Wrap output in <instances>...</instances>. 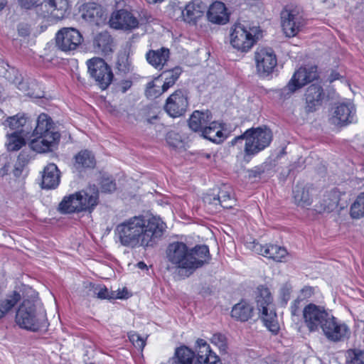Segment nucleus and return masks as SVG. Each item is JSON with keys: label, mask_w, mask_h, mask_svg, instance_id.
<instances>
[{"label": "nucleus", "mask_w": 364, "mask_h": 364, "mask_svg": "<svg viewBox=\"0 0 364 364\" xmlns=\"http://www.w3.org/2000/svg\"><path fill=\"white\" fill-rule=\"evenodd\" d=\"M164 222L157 217L133 216L117 225L116 242L129 248L149 247L155 245L163 235Z\"/></svg>", "instance_id": "1"}, {"label": "nucleus", "mask_w": 364, "mask_h": 364, "mask_svg": "<svg viewBox=\"0 0 364 364\" xmlns=\"http://www.w3.org/2000/svg\"><path fill=\"white\" fill-rule=\"evenodd\" d=\"M168 262L174 267L193 270L210 260L209 248L206 245H196L193 248L182 242L170 243L166 250Z\"/></svg>", "instance_id": "2"}, {"label": "nucleus", "mask_w": 364, "mask_h": 364, "mask_svg": "<svg viewBox=\"0 0 364 364\" xmlns=\"http://www.w3.org/2000/svg\"><path fill=\"white\" fill-rule=\"evenodd\" d=\"M16 322L21 328L31 331L46 326V313L37 298L23 301L16 311Z\"/></svg>", "instance_id": "3"}, {"label": "nucleus", "mask_w": 364, "mask_h": 364, "mask_svg": "<svg viewBox=\"0 0 364 364\" xmlns=\"http://www.w3.org/2000/svg\"><path fill=\"white\" fill-rule=\"evenodd\" d=\"M272 139L271 130L266 127L251 128L243 134L235 137L231 144L241 149L245 140L244 152L246 156H254L267 147Z\"/></svg>", "instance_id": "4"}, {"label": "nucleus", "mask_w": 364, "mask_h": 364, "mask_svg": "<svg viewBox=\"0 0 364 364\" xmlns=\"http://www.w3.org/2000/svg\"><path fill=\"white\" fill-rule=\"evenodd\" d=\"M88 73L96 85L102 90H106L112 83L114 74L112 68L100 58H92L87 61Z\"/></svg>", "instance_id": "5"}, {"label": "nucleus", "mask_w": 364, "mask_h": 364, "mask_svg": "<svg viewBox=\"0 0 364 364\" xmlns=\"http://www.w3.org/2000/svg\"><path fill=\"white\" fill-rule=\"evenodd\" d=\"M255 33L256 28H247L241 23H235L230 28V44L237 50L247 52L257 41Z\"/></svg>", "instance_id": "6"}, {"label": "nucleus", "mask_w": 364, "mask_h": 364, "mask_svg": "<svg viewBox=\"0 0 364 364\" xmlns=\"http://www.w3.org/2000/svg\"><path fill=\"white\" fill-rule=\"evenodd\" d=\"M331 314L324 306L309 303L302 310L305 326L311 333L318 332Z\"/></svg>", "instance_id": "7"}, {"label": "nucleus", "mask_w": 364, "mask_h": 364, "mask_svg": "<svg viewBox=\"0 0 364 364\" xmlns=\"http://www.w3.org/2000/svg\"><path fill=\"white\" fill-rule=\"evenodd\" d=\"M318 77L317 67L307 65L301 67L293 75L287 86L282 90V95H290L307 83Z\"/></svg>", "instance_id": "8"}, {"label": "nucleus", "mask_w": 364, "mask_h": 364, "mask_svg": "<svg viewBox=\"0 0 364 364\" xmlns=\"http://www.w3.org/2000/svg\"><path fill=\"white\" fill-rule=\"evenodd\" d=\"M255 60L257 72L262 77L271 74L277 65V56L270 48H257L255 52Z\"/></svg>", "instance_id": "9"}, {"label": "nucleus", "mask_w": 364, "mask_h": 364, "mask_svg": "<svg viewBox=\"0 0 364 364\" xmlns=\"http://www.w3.org/2000/svg\"><path fill=\"white\" fill-rule=\"evenodd\" d=\"M321 330L328 340L333 342L343 341L350 333L348 326L331 314Z\"/></svg>", "instance_id": "10"}, {"label": "nucleus", "mask_w": 364, "mask_h": 364, "mask_svg": "<svg viewBox=\"0 0 364 364\" xmlns=\"http://www.w3.org/2000/svg\"><path fill=\"white\" fill-rule=\"evenodd\" d=\"M56 46L62 51L75 50L82 42L81 33L73 28H63L55 35Z\"/></svg>", "instance_id": "11"}, {"label": "nucleus", "mask_w": 364, "mask_h": 364, "mask_svg": "<svg viewBox=\"0 0 364 364\" xmlns=\"http://www.w3.org/2000/svg\"><path fill=\"white\" fill-rule=\"evenodd\" d=\"M282 29L288 37L295 36L303 26V18L296 9L286 7L281 12Z\"/></svg>", "instance_id": "12"}, {"label": "nucleus", "mask_w": 364, "mask_h": 364, "mask_svg": "<svg viewBox=\"0 0 364 364\" xmlns=\"http://www.w3.org/2000/svg\"><path fill=\"white\" fill-rule=\"evenodd\" d=\"M109 23L112 28L128 31L137 28L139 21L132 12L119 9L112 14Z\"/></svg>", "instance_id": "13"}, {"label": "nucleus", "mask_w": 364, "mask_h": 364, "mask_svg": "<svg viewBox=\"0 0 364 364\" xmlns=\"http://www.w3.org/2000/svg\"><path fill=\"white\" fill-rule=\"evenodd\" d=\"M29 146L33 151L38 153L51 151L55 148L60 141V133L33 135Z\"/></svg>", "instance_id": "14"}, {"label": "nucleus", "mask_w": 364, "mask_h": 364, "mask_svg": "<svg viewBox=\"0 0 364 364\" xmlns=\"http://www.w3.org/2000/svg\"><path fill=\"white\" fill-rule=\"evenodd\" d=\"M247 247L255 253L277 262H282L287 256V250L277 245L269 244L262 245L253 242L250 243Z\"/></svg>", "instance_id": "15"}, {"label": "nucleus", "mask_w": 364, "mask_h": 364, "mask_svg": "<svg viewBox=\"0 0 364 364\" xmlns=\"http://www.w3.org/2000/svg\"><path fill=\"white\" fill-rule=\"evenodd\" d=\"M188 106L186 95L183 90H178L166 99L164 109L168 114H183L187 111Z\"/></svg>", "instance_id": "16"}, {"label": "nucleus", "mask_w": 364, "mask_h": 364, "mask_svg": "<svg viewBox=\"0 0 364 364\" xmlns=\"http://www.w3.org/2000/svg\"><path fill=\"white\" fill-rule=\"evenodd\" d=\"M324 92L321 86L311 85L306 90L305 110L306 112H317L322 105Z\"/></svg>", "instance_id": "17"}, {"label": "nucleus", "mask_w": 364, "mask_h": 364, "mask_svg": "<svg viewBox=\"0 0 364 364\" xmlns=\"http://www.w3.org/2000/svg\"><path fill=\"white\" fill-rule=\"evenodd\" d=\"M206 8V5L200 0H193L189 2L184 9L181 11L183 21L188 23L196 24L203 16Z\"/></svg>", "instance_id": "18"}, {"label": "nucleus", "mask_w": 364, "mask_h": 364, "mask_svg": "<svg viewBox=\"0 0 364 364\" xmlns=\"http://www.w3.org/2000/svg\"><path fill=\"white\" fill-rule=\"evenodd\" d=\"M197 360L201 364H221L219 357L212 351L208 343L202 338L196 342Z\"/></svg>", "instance_id": "19"}, {"label": "nucleus", "mask_w": 364, "mask_h": 364, "mask_svg": "<svg viewBox=\"0 0 364 364\" xmlns=\"http://www.w3.org/2000/svg\"><path fill=\"white\" fill-rule=\"evenodd\" d=\"M201 136L215 144H221L227 138L224 124L216 121H209Z\"/></svg>", "instance_id": "20"}, {"label": "nucleus", "mask_w": 364, "mask_h": 364, "mask_svg": "<svg viewBox=\"0 0 364 364\" xmlns=\"http://www.w3.org/2000/svg\"><path fill=\"white\" fill-rule=\"evenodd\" d=\"M342 196H345V194H341L336 189L325 193L321 201V208L327 212H332L338 207H340V209L344 208L347 204L346 200L343 201Z\"/></svg>", "instance_id": "21"}, {"label": "nucleus", "mask_w": 364, "mask_h": 364, "mask_svg": "<svg viewBox=\"0 0 364 364\" xmlns=\"http://www.w3.org/2000/svg\"><path fill=\"white\" fill-rule=\"evenodd\" d=\"M80 12L82 18L91 23L99 25L105 19L102 7L95 3L82 5Z\"/></svg>", "instance_id": "22"}, {"label": "nucleus", "mask_w": 364, "mask_h": 364, "mask_svg": "<svg viewBox=\"0 0 364 364\" xmlns=\"http://www.w3.org/2000/svg\"><path fill=\"white\" fill-rule=\"evenodd\" d=\"M207 17L211 23L215 24H225L229 21L226 7L220 1H215L210 6Z\"/></svg>", "instance_id": "23"}, {"label": "nucleus", "mask_w": 364, "mask_h": 364, "mask_svg": "<svg viewBox=\"0 0 364 364\" xmlns=\"http://www.w3.org/2000/svg\"><path fill=\"white\" fill-rule=\"evenodd\" d=\"M60 183V173L54 164L47 165L43 172L41 186L45 189L55 188Z\"/></svg>", "instance_id": "24"}, {"label": "nucleus", "mask_w": 364, "mask_h": 364, "mask_svg": "<svg viewBox=\"0 0 364 364\" xmlns=\"http://www.w3.org/2000/svg\"><path fill=\"white\" fill-rule=\"evenodd\" d=\"M78 197L82 211L92 210L98 203V191L95 187L79 191Z\"/></svg>", "instance_id": "25"}, {"label": "nucleus", "mask_w": 364, "mask_h": 364, "mask_svg": "<svg viewBox=\"0 0 364 364\" xmlns=\"http://www.w3.org/2000/svg\"><path fill=\"white\" fill-rule=\"evenodd\" d=\"M45 6L55 20L63 18L69 9V0H46Z\"/></svg>", "instance_id": "26"}, {"label": "nucleus", "mask_w": 364, "mask_h": 364, "mask_svg": "<svg viewBox=\"0 0 364 364\" xmlns=\"http://www.w3.org/2000/svg\"><path fill=\"white\" fill-rule=\"evenodd\" d=\"M112 38L107 32L97 34L94 40L95 51L102 55H107L112 52Z\"/></svg>", "instance_id": "27"}, {"label": "nucleus", "mask_w": 364, "mask_h": 364, "mask_svg": "<svg viewBox=\"0 0 364 364\" xmlns=\"http://www.w3.org/2000/svg\"><path fill=\"white\" fill-rule=\"evenodd\" d=\"M168 364H195V353L186 346H181L168 360Z\"/></svg>", "instance_id": "28"}, {"label": "nucleus", "mask_w": 364, "mask_h": 364, "mask_svg": "<svg viewBox=\"0 0 364 364\" xmlns=\"http://www.w3.org/2000/svg\"><path fill=\"white\" fill-rule=\"evenodd\" d=\"M259 317L267 328L271 332L277 333L279 329V326L274 307H268L259 310Z\"/></svg>", "instance_id": "29"}, {"label": "nucleus", "mask_w": 364, "mask_h": 364, "mask_svg": "<svg viewBox=\"0 0 364 364\" xmlns=\"http://www.w3.org/2000/svg\"><path fill=\"white\" fill-rule=\"evenodd\" d=\"M169 55L168 48H161L156 50H149L146 53V60L154 68L161 69L167 63Z\"/></svg>", "instance_id": "30"}, {"label": "nucleus", "mask_w": 364, "mask_h": 364, "mask_svg": "<svg viewBox=\"0 0 364 364\" xmlns=\"http://www.w3.org/2000/svg\"><path fill=\"white\" fill-rule=\"evenodd\" d=\"M5 127H9L15 132L26 135L29 133V125L27 124V118L24 115H12L4 122Z\"/></svg>", "instance_id": "31"}, {"label": "nucleus", "mask_w": 364, "mask_h": 364, "mask_svg": "<svg viewBox=\"0 0 364 364\" xmlns=\"http://www.w3.org/2000/svg\"><path fill=\"white\" fill-rule=\"evenodd\" d=\"M253 314V307L248 302L242 301L235 304L231 311V316L237 321H246Z\"/></svg>", "instance_id": "32"}, {"label": "nucleus", "mask_w": 364, "mask_h": 364, "mask_svg": "<svg viewBox=\"0 0 364 364\" xmlns=\"http://www.w3.org/2000/svg\"><path fill=\"white\" fill-rule=\"evenodd\" d=\"M59 210L63 213H71L82 211V206L80 205L78 192L65 196L59 204Z\"/></svg>", "instance_id": "33"}, {"label": "nucleus", "mask_w": 364, "mask_h": 364, "mask_svg": "<svg viewBox=\"0 0 364 364\" xmlns=\"http://www.w3.org/2000/svg\"><path fill=\"white\" fill-rule=\"evenodd\" d=\"M255 299L258 311L274 306L272 294L264 286H259L257 288Z\"/></svg>", "instance_id": "34"}, {"label": "nucleus", "mask_w": 364, "mask_h": 364, "mask_svg": "<svg viewBox=\"0 0 364 364\" xmlns=\"http://www.w3.org/2000/svg\"><path fill=\"white\" fill-rule=\"evenodd\" d=\"M75 161L74 167L79 171L84 168H93L95 165L94 156L87 150L80 151L75 156Z\"/></svg>", "instance_id": "35"}, {"label": "nucleus", "mask_w": 364, "mask_h": 364, "mask_svg": "<svg viewBox=\"0 0 364 364\" xmlns=\"http://www.w3.org/2000/svg\"><path fill=\"white\" fill-rule=\"evenodd\" d=\"M53 122L49 115H38L33 135L59 133L53 131Z\"/></svg>", "instance_id": "36"}, {"label": "nucleus", "mask_w": 364, "mask_h": 364, "mask_svg": "<svg viewBox=\"0 0 364 364\" xmlns=\"http://www.w3.org/2000/svg\"><path fill=\"white\" fill-rule=\"evenodd\" d=\"M18 88L24 92L26 95L31 98H44V92L41 90V86L35 82L28 83L27 82L22 81L18 84Z\"/></svg>", "instance_id": "37"}, {"label": "nucleus", "mask_w": 364, "mask_h": 364, "mask_svg": "<svg viewBox=\"0 0 364 364\" xmlns=\"http://www.w3.org/2000/svg\"><path fill=\"white\" fill-rule=\"evenodd\" d=\"M21 299V295L16 291L7 295L4 299L0 300V318L4 317Z\"/></svg>", "instance_id": "38"}, {"label": "nucleus", "mask_w": 364, "mask_h": 364, "mask_svg": "<svg viewBox=\"0 0 364 364\" xmlns=\"http://www.w3.org/2000/svg\"><path fill=\"white\" fill-rule=\"evenodd\" d=\"M293 197L295 203L301 207L305 208L311 204V198L309 191L305 188L296 186L293 190Z\"/></svg>", "instance_id": "39"}, {"label": "nucleus", "mask_w": 364, "mask_h": 364, "mask_svg": "<svg viewBox=\"0 0 364 364\" xmlns=\"http://www.w3.org/2000/svg\"><path fill=\"white\" fill-rule=\"evenodd\" d=\"M209 121V115H190L188 124L193 132L201 135Z\"/></svg>", "instance_id": "40"}, {"label": "nucleus", "mask_w": 364, "mask_h": 364, "mask_svg": "<svg viewBox=\"0 0 364 364\" xmlns=\"http://www.w3.org/2000/svg\"><path fill=\"white\" fill-rule=\"evenodd\" d=\"M182 73V69L180 67H175L172 70L164 71L162 75L164 77V82L163 84V90H168L172 87L179 76Z\"/></svg>", "instance_id": "41"}, {"label": "nucleus", "mask_w": 364, "mask_h": 364, "mask_svg": "<svg viewBox=\"0 0 364 364\" xmlns=\"http://www.w3.org/2000/svg\"><path fill=\"white\" fill-rule=\"evenodd\" d=\"M328 122L336 127H341L357 123L358 118L356 115H331Z\"/></svg>", "instance_id": "42"}, {"label": "nucleus", "mask_w": 364, "mask_h": 364, "mask_svg": "<svg viewBox=\"0 0 364 364\" xmlns=\"http://www.w3.org/2000/svg\"><path fill=\"white\" fill-rule=\"evenodd\" d=\"M24 136L25 135L16 132L8 134V139L6 143L7 149L11 151L19 150L25 144Z\"/></svg>", "instance_id": "43"}, {"label": "nucleus", "mask_w": 364, "mask_h": 364, "mask_svg": "<svg viewBox=\"0 0 364 364\" xmlns=\"http://www.w3.org/2000/svg\"><path fill=\"white\" fill-rule=\"evenodd\" d=\"M166 141L168 145L176 149L181 150L186 148V141L182 136L175 131L168 132Z\"/></svg>", "instance_id": "44"}, {"label": "nucleus", "mask_w": 364, "mask_h": 364, "mask_svg": "<svg viewBox=\"0 0 364 364\" xmlns=\"http://www.w3.org/2000/svg\"><path fill=\"white\" fill-rule=\"evenodd\" d=\"M350 216L359 219L364 216V193L360 194L350 207Z\"/></svg>", "instance_id": "45"}, {"label": "nucleus", "mask_w": 364, "mask_h": 364, "mask_svg": "<svg viewBox=\"0 0 364 364\" xmlns=\"http://www.w3.org/2000/svg\"><path fill=\"white\" fill-rule=\"evenodd\" d=\"M355 111V106L351 100H343L338 103L335 114H352Z\"/></svg>", "instance_id": "46"}, {"label": "nucleus", "mask_w": 364, "mask_h": 364, "mask_svg": "<svg viewBox=\"0 0 364 364\" xmlns=\"http://www.w3.org/2000/svg\"><path fill=\"white\" fill-rule=\"evenodd\" d=\"M348 364H364V351L358 349H350L347 351Z\"/></svg>", "instance_id": "47"}, {"label": "nucleus", "mask_w": 364, "mask_h": 364, "mask_svg": "<svg viewBox=\"0 0 364 364\" xmlns=\"http://www.w3.org/2000/svg\"><path fill=\"white\" fill-rule=\"evenodd\" d=\"M218 199H220L219 206L224 208H230L235 204V200L231 196L230 193L225 189L220 190L218 194Z\"/></svg>", "instance_id": "48"}, {"label": "nucleus", "mask_w": 364, "mask_h": 364, "mask_svg": "<svg viewBox=\"0 0 364 364\" xmlns=\"http://www.w3.org/2000/svg\"><path fill=\"white\" fill-rule=\"evenodd\" d=\"M166 91L163 90V85L161 87L157 86L154 81H151L146 85L145 94L148 98L154 99Z\"/></svg>", "instance_id": "49"}, {"label": "nucleus", "mask_w": 364, "mask_h": 364, "mask_svg": "<svg viewBox=\"0 0 364 364\" xmlns=\"http://www.w3.org/2000/svg\"><path fill=\"white\" fill-rule=\"evenodd\" d=\"M210 342L214 346L218 347L220 352H225L227 350V339L226 337L221 333L213 334L210 338Z\"/></svg>", "instance_id": "50"}, {"label": "nucleus", "mask_w": 364, "mask_h": 364, "mask_svg": "<svg viewBox=\"0 0 364 364\" xmlns=\"http://www.w3.org/2000/svg\"><path fill=\"white\" fill-rule=\"evenodd\" d=\"M117 69L123 73L129 72L130 64L129 62L128 56L126 53H121L118 55L116 63Z\"/></svg>", "instance_id": "51"}, {"label": "nucleus", "mask_w": 364, "mask_h": 364, "mask_svg": "<svg viewBox=\"0 0 364 364\" xmlns=\"http://www.w3.org/2000/svg\"><path fill=\"white\" fill-rule=\"evenodd\" d=\"M128 338L132 342V343L134 346V347L138 349L143 350L146 345V339L140 336L137 333L134 331H130L128 333Z\"/></svg>", "instance_id": "52"}, {"label": "nucleus", "mask_w": 364, "mask_h": 364, "mask_svg": "<svg viewBox=\"0 0 364 364\" xmlns=\"http://www.w3.org/2000/svg\"><path fill=\"white\" fill-rule=\"evenodd\" d=\"M96 297L101 299H111L112 296L109 294V292L107 289V288L101 284L97 285V289H95Z\"/></svg>", "instance_id": "53"}, {"label": "nucleus", "mask_w": 364, "mask_h": 364, "mask_svg": "<svg viewBox=\"0 0 364 364\" xmlns=\"http://www.w3.org/2000/svg\"><path fill=\"white\" fill-rule=\"evenodd\" d=\"M101 188L104 192H112L115 190L116 185L111 178H105L101 182Z\"/></svg>", "instance_id": "54"}, {"label": "nucleus", "mask_w": 364, "mask_h": 364, "mask_svg": "<svg viewBox=\"0 0 364 364\" xmlns=\"http://www.w3.org/2000/svg\"><path fill=\"white\" fill-rule=\"evenodd\" d=\"M203 200L205 203L213 205L215 210H218L220 204V199H218V195L207 194L204 197Z\"/></svg>", "instance_id": "55"}, {"label": "nucleus", "mask_w": 364, "mask_h": 364, "mask_svg": "<svg viewBox=\"0 0 364 364\" xmlns=\"http://www.w3.org/2000/svg\"><path fill=\"white\" fill-rule=\"evenodd\" d=\"M314 294V288L311 287H304L299 292L298 298L301 301L310 299Z\"/></svg>", "instance_id": "56"}, {"label": "nucleus", "mask_w": 364, "mask_h": 364, "mask_svg": "<svg viewBox=\"0 0 364 364\" xmlns=\"http://www.w3.org/2000/svg\"><path fill=\"white\" fill-rule=\"evenodd\" d=\"M291 288V285L289 283H285L282 286L280 295L284 301H287L289 300Z\"/></svg>", "instance_id": "57"}, {"label": "nucleus", "mask_w": 364, "mask_h": 364, "mask_svg": "<svg viewBox=\"0 0 364 364\" xmlns=\"http://www.w3.org/2000/svg\"><path fill=\"white\" fill-rule=\"evenodd\" d=\"M132 86V81L129 80H121L117 85V90L122 93H125Z\"/></svg>", "instance_id": "58"}, {"label": "nucleus", "mask_w": 364, "mask_h": 364, "mask_svg": "<svg viewBox=\"0 0 364 364\" xmlns=\"http://www.w3.org/2000/svg\"><path fill=\"white\" fill-rule=\"evenodd\" d=\"M301 301H302L297 297V299H295L291 304L290 311H291V314L292 316H297L298 315V314L299 312L300 307H301Z\"/></svg>", "instance_id": "59"}, {"label": "nucleus", "mask_w": 364, "mask_h": 364, "mask_svg": "<svg viewBox=\"0 0 364 364\" xmlns=\"http://www.w3.org/2000/svg\"><path fill=\"white\" fill-rule=\"evenodd\" d=\"M38 0H18V3L22 8L29 9L36 6Z\"/></svg>", "instance_id": "60"}, {"label": "nucleus", "mask_w": 364, "mask_h": 364, "mask_svg": "<svg viewBox=\"0 0 364 364\" xmlns=\"http://www.w3.org/2000/svg\"><path fill=\"white\" fill-rule=\"evenodd\" d=\"M18 32L21 36H28L30 34V28L28 24L20 23L18 26Z\"/></svg>", "instance_id": "61"}, {"label": "nucleus", "mask_w": 364, "mask_h": 364, "mask_svg": "<svg viewBox=\"0 0 364 364\" xmlns=\"http://www.w3.org/2000/svg\"><path fill=\"white\" fill-rule=\"evenodd\" d=\"M97 285L92 283L87 284L85 287L87 289L86 294L88 296L96 297L95 289H97Z\"/></svg>", "instance_id": "62"}, {"label": "nucleus", "mask_w": 364, "mask_h": 364, "mask_svg": "<svg viewBox=\"0 0 364 364\" xmlns=\"http://www.w3.org/2000/svg\"><path fill=\"white\" fill-rule=\"evenodd\" d=\"M158 115H153L151 118L146 119L147 122L149 124L154 123L155 121L158 120Z\"/></svg>", "instance_id": "63"}, {"label": "nucleus", "mask_w": 364, "mask_h": 364, "mask_svg": "<svg viewBox=\"0 0 364 364\" xmlns=\"http://www.w3.org/2000/svg\"><path fill=\"white\" fill-rule=\"evenodd\" d=\"M265 364H279V362L276 360H272L271 359H268L265 361Z\"/></svg>", "instance_id": "64"}]
</instances>
